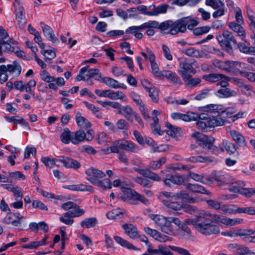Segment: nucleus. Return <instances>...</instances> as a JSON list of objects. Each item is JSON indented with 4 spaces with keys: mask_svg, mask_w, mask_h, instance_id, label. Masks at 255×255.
<instances>
[{
    "mask_svg": "<svg viewBox=\"0 0 255 255\" xmlns=\"http://www.w3.org/2000/svg\"><path fill=\"white\" fill-rule=\"evenodd\" d=\"M164 77L166 78L167 80L173 83H181V80L180 77L175 72L171 70H165L162 71V73L159 78L163 79Z\"/></svg>",
    "mask_w": 255,
    "mask_h": 255,
    "instance_id": "412c9836",
    "label": "nucleus"
},
{
    "mask_svg": "<svg viewBox=\"0 0 255 255\" xmlns=\"http://www.w3.org/2000/svg\"><path fill=\"white\" fill-rule=\"evenodd\" d=\"M0 43L1 45H6V48L10 50V44H16L17 41L13 39H10L3 27L0 26Z\"/></svg>",
    "mask_w": 255,
    "mask_h": 255,
    "instance_id": "a211bd4d",
    "label": "nucleus"
},
{
    "mask_svg": "<svg viewBox=\"0 0 255 255\" xmlns=\"http://www.w3.org/2000/svg\"><path fill=\"white\" fill-rule=\"evenodd\" d=\"M166 161L165 157H161L157 161H152L149 164V167L152 170H156L160 168L161 165Z\"/></svg>",
    "mask_w": 255,
    "mask_h": 255,
    "instance_id": "680f3d73",
    "label": "nucleus"
},
{
    "mask_svg": "<svg viewBox=\"0 0 255 255\" xmlns=\"http://www.w3.org/2000/svg\"><path fill=\"white\" fill-rule=\"evenodd\" d=\"M144 231L147 234L159 242H166L172 240L171 238L170 237L163 235L157 231L149 227L144 228Z\"/></svg>",
    "mask_w": 255,
    "mask_h": 255,
    "instance_id": "dca6fc26",
    "label": "nucleus"
},
{
    "mask_svg": "<svg viewBox=\"0 0 255 255\" xmlns=\"http://www.w3.org/2000/svg\"><path fill=\"white\" fill-rule=\"evenodd\" d=\"M111 151L113 153H119V149L136 153L139 149L138 146L130 140L125 139L117 140L113 142V145L110 147Z\"/></svg>",
    "mask_w": 255,
    "mask_h": 255,
    "instance_id": "39448f33",
    "label": "nucleus"
},
{
    "mask_svg": "<svg viewBox=\"0 0 255 255\" xmlns=\"http://www.w3.org/2000/svg\"><path fill=\"white\" fill-rule=\"evenodd\" d=\"M244 231H247V235L242 236L243 240L248 243H255V236H252L255 234V230L253 229H243Z\"/></svg>",
    "mask_w": 255,
    "mask_h": 255,
    "instance_id": "864d4df0",
    "label": "nucleus"
},
{
    "mask_svg": "<svg viewBox=\"0 0 255 255\" xmlns=\"http://www.w3.org/2000/svg\"><path fill=\"white\" fill-rule=\"evenodd\" d=\"M180 70L178 71V73L182 76V73L186 75H190V73H195V70L191 64L186 62H182L180 63Z\"/></svg>",
    "mask_w": 255,
    "mask_h": 255,
    "instance_id": "e433bc0d",
    "label": "nucleus"
},
{
    "mask_svg": "<svg viewBox=\"0 0 255 255\" xmlns=\"http://www.w3.org/2000/svg\"><path fill=\"white\" fill-rule=\"evenodd\" d=\"M243 219H231L223 216L213 214L210 212H202L194 220H189L187 223L193 225L200 234L208 236L217 235L220 233V228L214 223H222L228 226H233L241 223Z\"/></svg>",
    "mask_w": 255,
    "mask_h": 255,
    "instance_id": "f257e3e1",
    "label": "nucleus"
},
{
    "mask_svg": "<svg viewBox=\"0 0 255 255\" xmlns=\"http://www.w3.org/2000/svg\"><path fill=\"white\" fill-rule=\"evenodd\" d=\"M161 202L170 211H177L182 208V205L177 201L172 202L168 200H161Z\"/></svg>",
    "mask_w": 255,
    "mask_h": 255,
    "instance_id": "f704fd0d",
    "label": "nucleus"
},
{
    "mask_svg": "<svg viewBox=\"0 0 255 255\" xmlns=\"http://www.w3.org/2000/svg\"><path fill=\"white\" fill-rule=\"evenodd\" d=\"M223 77V74L213 73L204 75L203 78L205 81L213 83L219 81Z\"/></svg>",
    "mask_w": 255,
    "mask_h": 255,
    "instance_id": "603ef678",
    "label": "nucleus"
},
{
    "mask_svg": "<svg viewBox=\"0 0 255 255\" xmlns=\"http://www.w3.org/2000/svg\"><path fill=\"white\" fill-rule=\"evenodd\" d=\"M219 210L225 213H238V207L235 205H221Z\"/></svg>",
    "mask_w": 255,
    "mask_h": 255,
    "instance_id": "6e6d98bb",
    "label": "nucleus"
},
{
    "mask_svg": "<svg viewBox=\"0 0 255 255\" xmlns=\"http://www.w3.org/2000/svg\"><path fill=\"white\" fill-rule=\"evenodd\" d=\"M171 21H166L159 24L158 22L155 20H149L147 21V23H150L152 24V26H149V28H158L161 30H166L168 28H170Z\"/></svg>",
    "mask_w": 255,
    "mask_h": 255,
    "instance_id": "a18cd8bd",
    "label": "nucleus"
},
{
    "mask_svg": "<svg viewBox=\"0 0 255 255\" xmlns=\"http://www.w3.org/2000/svg\"><path fill=\"white\" fill-rule=\"evenodd\" d=\"M230 133L233 139L240 146H245L247 145V142L244 137L238 131L235 130H231Z\"/></svg>",
    "mask_w": 255,
    "mask_h": 255,
    "instance_id": "2f4dec72",
    "label": "nucleus"
},
{
    "mask_svg": "<svg viewBox=\"0 0 255 255\" xmlns=\"http://www.w3.org/2000/svg\"><path fill=\"white\" fill-rule=\"evenodd\" d=\"M149 63L151 67V72L155 77L159 78L162 73V71H160L158 65L155 61V58H154L153 55H150Z\"/></svg>",
    "mask_w": 255,
    "mask_h": 255,
    "instance_id": "4c0bfd02",
    "label": "nucleus"
},
{
    "mask_svg": "<svg viewBox=\"0 0 255 255\" xmlns=\"http://www.w3.org/2000/svg\"><path fill=\"white\" fill-rule=\"evenodd\" d=\"M85 132L82 129H80L74 132V136L72 139V143L77 144L83 141L85 138Z\"/></svg>",
    "mask_w": 255,
    "mask_h": 255,
    "instance_id": "de8ad7c7",
    "label": "nucleus"
},
{
    "mask_svg": "<svg viewBox=\"0 0 255 255\" xmlns=\"http://www.w3.org/2000/svg\"><path fill=\"white\" fill-rule=\"evenodd\" d=\"M106 216L110 220L121 219L123 217V212L118 209H114L108 212Z\"/></svg>",
    "mask_w": 255,
    "mask_h": 255,
    "instance_id": "4d7b16f0",
    "label": "nucleus"
},
{
    "mask_svg": "<svg viewBox=\"0 0 255 255\" xmlns=\"http://www.w3.org/2000/svg\"><path fill=\"white\" fill-rule=\"evenodd\" d=\"M6 69L12 79L17 78L20 75L22 69L20 64L15 61L11 64L6 65Z\"/></svg>",
    "mask_w": 255,
    "mask_h": 255,
    "instance_id": "6ab92c4d",
    "label": "nucleus"
},
{
    "mask_svg": "<svg viewBox=\"0 0 255 255\" xmlns=\"http://www.w3.org/2000/svg\"><path fill=\"white\" fill-rule=\"evenodd\" d=\"M225 120L221 118H211L209 115L208 125L211 128L222 126L225 124Z\"/></svg>",
    "mask_w": 255,
    "mask_h": 255,
    "instance_id": "5fc2aeb1",
    "label": "nucleus"
},
{
    "mask_svg": "<svg viewBox=\"0 0 255 255\" xmlns=\"http://www.w3.org/2000/svg\"><path fill=\"white\" fill-rule=\"evenodd\" d=\"M110 99L111 100H121L125 102H128L126 95L121 91H113L111 90Z\"/></svg>",
    "mask_w": 255,
    "mask_h": 255,
    "instance_id": "8fccbe9b",
    "label": "nucleus"
},
{
    "mask_svg": "<svg viewBox=\"0 0 255 255\" xmlns=\"http://www.w3.org/2000/svg\"><path fill=\"white\" fill-rule=\"evenodd\" d=\"M122 111L124 113L125 117L131 122H133V118L136 115V113L133 111L129 105L122 107Z\"/></svg>",
    "mask_w": 255,
    "mask_h": 255,
    "instance_id": "37998d69",
    "label": "nucleus"
},
{
    "mask_svg": "<svg viewBox=\"0 0 255 255\" xmlns=\"http://www.w3.org/2000/svg\"><path fill=\"white\" fill-rule=\"evenodd\" d=\"M215 95L221 98H227L236 96L237 93L234 90L226 88L218 90L216 92Z\"/></svg>",
    "mask_w": 255,
    "mask_h": 255,
    "instance_id": "473e14b6",
    "label": "nucleus"
},
{
    "mask_svg": "<svg viewBox=\"0 0 255 255\" xmlns=\"http://www.w3.org/2000/svg\"><path fill=\"white\" fill-rule=\"evenodd\" d=\"M212 177L220 186L228 184L232 177L230 175L221 172H213Z\"/></svg>",
    "mask_w": 255,
    "mask_h": 255,
    "instance_id": "f3484780",
    "label": "nucleus"
},
{
    "mask_svg": "<svg viewBox=\"0 0 255 255\" xmlns=\"http://www.w3.org/2000/svg\"><path fill=\"white\" fill-rule=\"evenodd\" d=\"M40 26L42 29L44 35L52 43H55L57 41V38L51 28L42 22H40Z\"/></svg>",
    "mask_w": 255,
    "mask_h": 255,
    "instance_id": "c756f323",
    "label": "nucleus"
},
{
    "mask_svg": "<svg viewBox=\"0 0 255 255\" xmlns=\"http://www.w3.org/2000/svg\"><path fill=\"white\" fill-rule=\"evenodd\" d=\"M217 39L221 46L225 48L228 53L232 52L233 49L232 46L233 44H236L237 42L231 32L224 31L222 34L217 36Z\"/></svg>",
    "mask_w": 255,
    "mask_h": 255,
    "instance_id": "6e6552de",
    "label": "nucleus"
},
{
    "mask_svg": "<svg viewBox=\"0 0 255 255\" xmlns=\"http://www.w3.org/2000/svg\"><path fill=\"white\" fill-rule=\"evenodd\" d=\"M146 91L148 92L149 96L152 101L154 102H157L158 100V92L157 89L154 87L147 88Z\"/></svg>",
    "mask_w": 255,
    "mask_h": 255,
    "instance_id": "69168bd1",
    "label": "nucleus"
},
{
    "mask_svg": "<svg viewBox=\"0 0 255 255\" xmlns=\"http://www.w3.org/2000/svg\"><path fill=\"white\" fill-rule=\"evenodd\" d=\"M197 117L193 121H197L196 124L197 128L204 131H207L210 128L208 125L209 114L207 113L196 114Z\"/></svg>",
    "mask_w": 255,
    "mask_h": 255,
    "instance_id": "4468645a",
    "label": "nucleus"
},
{
    "mask_svg": "<svg viewBox=\"0 0 255 255\" xmlns=\"http://www.w3.org/2000/svg\"><path fill=\"white\" fill-rule=\"evenodd\" d=\"M13 4L15 8L16 20L19 25H23L26 22L24 8L19 0H14Z\"/></svg>",
    "mask_w": 255,
    "mask_h": 255,
    "instance_id": "2eb2a0df",
    "label": "nucleus"
},
{
    "mask_svg": "<svg viewBox=\"0 0 255 255\" xmlns=\"http://www.w3.org/2000/svg\"><path fill=\"white\" fill-rule=\"evenodd\" d=\"M63 188L64 189H66L74 191H88L90 192H93L92 186L83 184L64 185L63 186Z\"/></svg>",
    "mask_w": 255,
    "mask_h": 255,
    "instance_id": "b1692460",
    "label": "nucleus"
},
{
    "mask_svg": "<svg viewBox=\"0 0 255 255\" xmlns=\"http://www.w3.org/2000/svg\"><path fill=\"white\" fill-rule=\"evenodd\" d=\"M128 198L133 200L139 201L146 206L149 204V201L146 198L134 191Z\"/></svg>",
    "mask_w": 255,
    "mask_h": 255,
    "instance_id": "052dcab7",
    "label": "nucleus"
},
{
    "mask_svg": "<svg viewBox=\"0 0 255 255\" xmlns=\"http://www.w3.org/2000/svg\"><path fill=\"white\" fill-rule=\"evenodd\" d=\"M74 136V132H71L68 129H64L60 136L61 141L65 144H68L72 142V139Z\"/></svg>",
    "mask_w": 255,
    "mask_h": 255,
    "instance_id": "3c124183",
    "label": "nucleus"
},
{
    "mask_svg": "<svg viewBox=\"0 0 255 255\" xmlns=\"http://www.w3.org/2000/svg\"><path fill=\"white\" fill-rule=\"evenodd\" d=\"M85 174L87 176L86 179L91 184L100 187L104 189H111L112 184L109 178L101 180L99 179L104 178L106 174L103 171L91 167L88 168L85 171Z\"/></svg>",
    "mask_w": 255,
    "mask_h": 255,
    "instance_id": "7ed1b4c3",
    "label": "nucleus"
},
{
    "mask_svg": "<svg viewBox=\"0 0 255 255\" xmlns=\"http://www.w3.org/2000/svg\"><path fill=\"white\" fill-rule=\"evenodd\" d=\"M243 229H240L238 230H231L229 231L222 232L221 235L224 236H228L230 237H236L238 236L242 237V236L247 235L246 232Z\"/></svg>",
    "mask_w": 255,
    "mask_h": 255,
    "instance_id": "49530a36",
    "label": "nucleus"
},
{
    "mask_svg": "<svg viewBox=\"0 0 255 255\" xmlns=\"http://www.w3.org/2000/svg\"><path fill=\"white\" fill-rule=\"evenodd\" d=\"M150 23H147V22H146L139 26H131L128 27L126 30L125 33L126 34H134V35L137 31H139L141 30L149 28V26H152V24Z\"/></svg>",
    "mask_w": 255,
    "mask_h": 255,
    "instance_id": "c9c22d12",
    "label": "nucleus"
},
{
    "mask_svg": "<svg viewBox=\"0 0 255 255\" xmlns=\"http://www.w3.org/2000/svg\"><path fill=\"white\" fill-rule=\"evenodd\" d=\"M228 184L230 185L229 190L230 192L239 193L245 196H250V188H245V183L244 181L237 180L232 177Z\"/></svg>",
    "mask_w": 255,
    "mask_h": 255,
    "instance_id": "9d476101",
    "label": "nucleus"
},
{
    "mask_svg": "<svg viewBox=\"0 0 255 255\" xmlns=\"http://www.w3.org/2000/svg\"><path fill=\"white\" fill-rule=\"evenodd\" d=\"M118 81L109 77H104L103 83L107 86L113 89H117Z\"/></svg>",
    "mask_w": 255,
    "mask_h": 255,
    "instance_id": "338daca9",
    "label": "nucleus"
},
{
    "mask_svg": "<svg viewBox=\"0 0 255 255\" xmlns=\"http://www.w3.org/2000/svg\"><path fill=\"white\" fill-rule=\"evenodd\" d=\"M165 185L171 187L173 185H180L184 182L183 177L179 174L167 173L163 179Z\"/></svg>",
    "mask_w": 255,
    "mask_h": 255,
    "instance_id": "ddd939ff",
    "label": "nucleus"
},
{
    "mask_svg": "<svg viewBox=\"0 0 255 255\" xmlns=\"http://www.w3.org/2000/svg\"><path fill=\"white\" fill-rule=\"evenodd\" d=\"M114 240H115L116 242L120 245L121 246L126 248L129 250H138V249L137 248L135 247L132 244H130L129 242L128 241L123 239L121 237L119 236H115L114 237Z\"/></svg>",
    "mask_w": 255,
    "mask_h": 255,
    "instance_id": "ea45409f",
    "label": "nucleus"
},
{
    "mask_svg": "<svg viewBox=\"0 0 255 255\" xmlns=\"http://www.w3.org/2000/svg\"><path fill=\"white\" fill-rule=\"evenodd\" d=\"M182 209L183 211L188 214H189L192 215H194L195 216V218L194 219H187L185 221V223L188 225H191L193 226V225L191 224L188 223L187 222L189 220H194L195 219L197 216H199L200 214L202 212H206V211H200L198 208L195 206L190 205H186L184 206H182Z\"/></svg>",
    "mask_w": 255,
    "mask_h": 255,
    "instance_id": "a878e982",
    "label": "nucleus"
},
{
    "mask_svg": "<svg viewBox=\"0 0 255 255\" xmlns=\"http://www.w3.org/2000/svg\"><path fill=\"white\" fill-rule=\"evenodd\" d=\"M186 188L192 193L205 194L208 195L211 194V192L207 191L204 186L198 184L188 183L186 185Z\"/></svg>",
    "mask_w": 255,
    "mask_h": 255,
    "instance_id": "393cba45",
    "label": "nucleus"
},
{
    "mask_svg": "<svg viewBox=\"0 0 255 255\" xmlns=\"http://www.w3.org/2000/svg\"><path fill=\"white\" fill-rule=\"evenodd\" d=\"M254 254L248 247L239 245L236 255H252Z\"/></svg>",
    "mask_w": 255,
    "mask_h": 255,
    "instance_id": "774afa93",
    "label": "nucleus"
},
{
    "mask_svg": "<svg viewBox=\"0 0 255 255\" xmlns=\"http://www.w3.org/2000/svg\"><path fill=\"white\" fill-rule=\"evenodd\" d=\"M182 78L185 84L188 86L194 87L198 85L201 83V79L199 78H191L190 75H186L182 73Z\"/></svg>",
    "mask_w": 255,
    "mask_h": 255,
    "instance_id": "72a5a7b5",
    "label": "nucleus"
},
{
    "mask_svg": "<svg viewBox=\"0 0 255 255\" xmlns=\"http://www.w3.org/2000/svg\"><path fill=\"white\" fill-rule=\"evenodd\" d=\"M214 158L211 156H203L201 155L194 156L185 159L186 162L192 163H209L214 161Z\"/></svg>",
    "mask_w": 255,
    "mask_h": 255,
    "instance_id": "cd10ccee",
    "label": "nucleus"
},
{
    "mask_svg": "<svg viewBox=\"0 0 255 255\" xmlns=\"http://www.w3.org/2000/svg\"><path fill=\"white\" fill-rule=\"evenodd\" d=\"M219 148L221 151H226L230 155L234 154L236 151L234 144L227 140H223L219 145Z\"/></svg>",
    "mask_w": 255,
    "mask_h": 255,
    "instance_id": "bb28decb",
    "label": "nucleus"
},
{
    "mask_svg": "<svg viewBox=\"0 0 255 255\" xmlns=\"http://www.w3.org/2000/svg\"><path fill=\"white\" fill-rule=\"evenodd\" d=\"M192 137L195 138L197 144L203 148L207 149H211L215 141V138L213 136L201 134L198 131L194 132L192 134Z\"/></svg>",
    "mask_w": 255,
    "mask_h": 255,
    "instance_id": "1a4fd4ad",
    "label": "nucleus"
},
{
    "mask_svg": "<svg viewBox=\"0 0 255 255\" xmlns=\"http://www.w3.org/2000/svg\"><path fill=\"white\" fill-rule=\"evenodd\" d=\"M229 72L242 76V72L252 70V66L243 62L230 61Z\"/></svg>",
    "mask_w": 255,
    "mask_h": 255,
    "instance_id": "9b49d317",
    "label": "nucleus"
},
{
    "mask_svg": "<svg viewBox=\"0 0 255 255\" xmlns=\"http://www.w3.org/2000/svg\"><path fill=\"white\" fill-rule=\"evenodd\" d=\"M165 125L167 128L166 132L168 135L171 136L175 137L177 136L178 134H179L181 130L180 128L173 126L168 122H165Z\"/></svg>",
    "mask_w": 255,
    "mask_h": 255,
    "instance_id": "09e8293b",
    "label": "nucleus"
},
{
    "mask_svg": "<svg viewBox=\"0 0 255 255\" xmlns=\"http://www.w3.org/2000/svg\"><path fill=\"white\" fill-rule=\"evenodd\" d=\"M198 24V20L192 18L191 16L184 17L172 23L170 29L167 33L176 35L178 33H184L186 31L187 28L192 30Z\"/></svg>",
    "mask_w": 255,
    "mask_h": 255,
    "instance_id": "20e7f679",
    "label": "nucleus"
},
{
    "mask_svg": "<svg viewBox=\"0 0 255 255\" xmlns=\"http://www.w3.org/2000/svg\"><path fill=\"white\" fill-rule=\"evenodd\" d=\"M114 240H115L116 242L120 245L121 246L126 248L129 250H138V249L137 248L135 247L132 244H130L129 242L128 241L123 239L121 237L119 236H115L114 237Z\"/></svg>",
    "mask_w": 255,
    "mask_h": 255,
    "instance_id": "58836bf2",
    "label": "nucleus"
},
{
    "mask_svg": "<svg viewBox=\"0 0 255 255\" xmlns=\"http://www.w3.org/2000/svg\"><path fill=\"white\" fill-rule=\"evenodd\" d=\"M47 239V237H45L42 240L38 241H34L32 242H30L28 244H24L22 245V247L24 249H36L38 248L40 246H44L46 244V240Z\"/></svg>",
    "mask_w": 255,
    "mask_h": 255,
    "instance_id": "79ce46f5",
    "label": "nucleus"
},
{
    "mask_svg": "<svg viewBox=\"0 0 255 255\" xmlns=\"http://www.w3.org/2000/svg\"><path fill=\"white\" fill-rule=\"evenodd\" d=\"M125 233L131 239H135L138 237L136 228L132 224H124L122 226Z\"/></svg>",
    "mask_w": 255,
    "mask_h": 255,
    "instance_id": "7c9ffc66",
    "label": "nucleus"
},
{
    "mask_svg": "<svg viewBox=\"0 0 255 255\" xmlns=\"http://www.w3.org/2000/svg\"><path fill=\"white\" fill-rule=\"evenodd\" d=\"M131 162L133 165L137 166L133 169L143 177L149 178L153 181H159L161 180L160 176L157 174L151 171L147 168L141 169L142 162L138 158H134L132 159Z\"/></svg>",
    "mask_w": 255,
    "mask_h": 255,
    "instance_id": "0eeeda50",
    "label": "nucleus"
},
{
    "mask_svg": "<svg viewBox=\"0 0 255 255\" xmlns=\"http://www.w3.org/2000/svg\"><path fill=\"white\" fill-rule=\"evenodd\" d=\"M228 26L231 29L236 32L242 40H245L246 32L244 28L242 26V24L231 22L229 23Z\"/></svg>",
    "mask_w": 255,
    "mask_h": 255,
    "instance_id": "c85d7f7f",
    "label": "nucleus"
},
{
    "mask_svg": "<svg viewBox=\"0 0 255 255\" xmlns=\"http://www.w3.org/2000/svg\"><path fill=\"white\" fill-rule=\"evenodd\" d=\"M230 61H223L215 59L213 61L214 66L221 70L229 71Z\"/></svg>",
    "mask_w": 255,
    "mask_h": 255,
    "instance_id": "13d9d810",
    "label": "nucleus"
},
{
    "mask_svg": "<svg viewBox=\"0 0 255 255\" xmlns=\"http://www.w3.org/2000/svg\"><path fill=\"white\" fill-rule=\"evenodd\" d=\"M113 185L115 187H120L122 192L127 196V198H128L132 192H134V190L130 188L131 186L129 181L126 178L115 180L113 181Z\"/></svg>",
    "mask_w": 255,
    "mask_h": 255,
    "instance_id": "f8f14e48",
    "label": "nucleus"
},
{
    "mask_svg": "<svg viewBox=\"0 0 255 255\" xmlns=\"http://www.w3.org/2000/svg\"><path fill=\"white\" fill-rule=\"evenodd\" d=\"M40 79L46 83H48V88L54 91L58 90V87L64 85L65 82L63 77L55 78L52 76L46 70H43L39 74Z\"/></svg>",
    "mask_w": 255,
    "mask_h": 255,
    "instance_id": "423d86ee",
    "label": "nucleus"
},
{
    "mask_svg": "<svg viewBox=\"0 0 255 255\" xmlns=\"http://www.w3.org/2000/svg\"><path fill=\"white\" fill-rule=\"evenodd\" d=\"M116 128L124 130V134L127 135V130L128 129V123L124 119H120L116 123Z\"/></svg>",
    "mask_w": 255,
    "mask_h": 255,
    "instance_id": "e2e57ef3",
    "label": "nucleus"
},
{
    "mask_svg": "<svg viewBox=\"0 0 255 255\" xmlns=\"http://www.w3.org/2000/svg\"><path fill=\"white\" fill-rule=\"evenodd\" d=\"M183 200L190 204H194L199 201L196 197H192L189 195V194L186 191L181 190L176 193V200Z\"/></svg>",
    "mask_w": 255,
    "mask_h": 255,
    "instance_id": "5701e85b",
    "label": "nucleus"
},
{
    "mask_svg": "<svg viewBox=\"0 0 255 255\" xmlns=\"http://www.w3.org/2000/svg\"><path fill=\"white\" fill-rule=\"evenodd\" d=\"M98 224V220L96 217L87 218L82 221L80 226L86 228H92L96 226Z\"/></svg>",
    "mask_w": 255,
    "mask_h": 255,
    "instance_id": "c03bdc74",
    "label": "nucleus"
},
{
    "mask_svg": "<svg viewBox=\"0 0 255 255\" xmlns=\"http://www.w3.org/2000/svg\"><path fill=\"white\" fill-rule=\"evenodd\" d=\"M59 160L67 168L77 169L81 166L80 163L78 161L68 157L61 156Z\"/></svg>",
    "mask_w": 255,
    "mask_h": 255,
    "instance_id": "4be33fe9",
    "label": "nucleus"
},
{
    "mask_svg": "<svg viewBox=\"0 0 255 255\" xmlns=\"http://www.w3.org/2000/svg\"><path fill=\"white\" fill-rule=\"evenodd\" d=\"M41 53L44 56L45 61H49L54 58L56 56L54 49L41 50Z\"/></svg>",
    "mask_w": 255,
    "mask_h": 255,
    "instance_id": "0e129e2a",
    "label": "nucleus"
},
{
    "mask_svg": "<svg viewBox=\"0 0 255 255\" xmlns=\"http://www.w3.org/2000/svg\"><path fill=\"white\" fill-rule=\"evenodd\" d=\"M205 4L211 7L214 9H217L224 6L223 0H206Z\"/></svg>",
    "mask_w": 255,
    "mask_h": 255,
    "instance_id": "bf43d9fd",
    "label": "nucleus"
},
{
    "mask_svg": "<svg viewBox=\"0 0 255 255\" xmlns=\"http://www.w3.org/2000/svg\"><path fill=\"white\" fill-rule=\"evenodd\" d=\"M75 119L76 124L79 127L89 128L91 126V123L87 119L83 117L79 112L76 113Z\"/></svg>",
    "mask_w": 255,
    "mask_h": 255,
    "instance_id": "a19ab883",
    "label": "nucleus"
},
{
    "mask_svg": "<svg viewBox=\"0 0 255 255\" xmlns=\"http://www.w3.org/2000/svg\"><path fill=\"white\" fill-rule=\"evenodd\" d=\"M149 217L163 233L169 236L176 235L175 229L173 224L178 227L181 226V221L177 218L165 217L162 215L155 214H150Z\"/></svg>",
    "mask_w": 255,
    "mask_h": 255,
    "instance_id": "f03ea898",
    "label": "nucleus"
},
{
    "mask_svg": "<svg viewBox=\"0 0 255 255\" xmlns=\"http://www.w3.org/2000/svg\"><path fill=\"white\" fill-rule=\"evenodd\" d=\"M171 117L174 120H181L185 122H191L197 117L196 113L193 112H188L186 114L180 113H172L171 114Z\"/></svg>",
    "mask_w": 255,
    "mask_h": 255,
    "instance_id": "aec40b11",
    "label": "nucleus"
}]
</instances>
